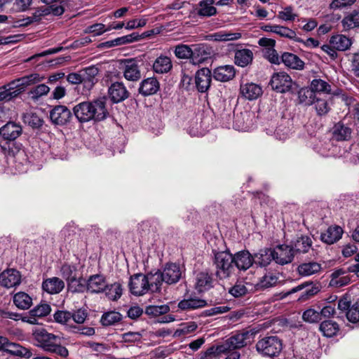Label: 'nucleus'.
<instances>
[{
    "instance_id": "obj_16",
    "label": "nucleus",
    "mask_w": 359,
    "mask_h": 359,
    "mask_svg": "<svg viewBox=\"0 0 359 359\" xmlns=\"http://www.w3.org/2000/svg\"><path fill=\"white\" fill-rule=\"evenodd\" d=\"M43 79V77H41L38 74H32L13 81L11 82V88H14L15 90H18L20 95L26 86L38 83Z\"/></svg>"
},
{
    "instance_id": "obj_58",
    "label": "nucleus",
    "mask_w": 359,
    "mask_h": 359,
    "mask_svg": "<svg viewBox=\"0 0 359 359\" xmlns=\"http://www.w3.org/2000/svg\"><path fill=\"white\" fill-rule=\"evenodd\" d=\"M348 321L355 323L359 322V302H355L351 306L346 313Z\"/></svg>"
},
{
    "instance_id": "obj_42",
    "label": "nucleus",
    "mask_w": 359,
    "mask_h": 359,
    "mask_svg": "<svg viewBox=\"0 0 359 359\" xmlns=\"http://www.w3.org/2000/svg\"><path fill=\"white\" fill-rule=\"evenodd\" d=\"M23 122L33 128H39L43 123V120L33 112H27L22 114Z\"/></svg>"
},
{
    "instance_id": "obj_46",
    "label": "nucleus",
    "mask_w": 359,
    "mask_h": 359,
    "mask_svg": "<svg viewBox=\"0 0 359 359\" xmlns=\"http://www.w3.org/2000/svg\"><path fill=\"white\" fill-rule=\"evenodd\" d=\"M316 95L311 88H302L298 93L300 103L312 105Z\"/></svg>"
},
{
    "instance_id": "obj_39",
    "label": "nucleus",
    "mask_w": 359,
    "mask_h": 359,
    "mask_svg": "<svg viewBox=\"0 0 359 359\" xmlns=\"http://www.w3.org/2000/svg\"><path fill=\"white\" fill-rule=\"evenodd\" d=\"M312 241L308 236H302L294 242V252L306 253L311 248Z\"/></svg>"
},
{
    "instance_id": "obj_44",
    "label": "nucleus",
    "mask_w": 359,
    "mask_h": 359,
    "mask_svg": "<svg viewBox=\"0 0 359 359\" xmlns=\"http://www.w3.org/2000/svg\"><path fill=\"white\" fill-rule=\"evenodd\" d=\"M320 330L328 337H333L339 330L338 324L332 320H325L320 325Z\"/></svg>"
},
{
    "instance_id": "obj_53",
    "label": "nucleus",
    "mask_w": 359,
    "mask_h": 359,
    "mask_svg": "<svg viewBox=\"0 0 359 359\" xmlns=\"http://www.w3.org/2000/svg\"><path fill=\"white\" fill-rule=\"evenodd\" d=\"M170 311L168 305L163 304L159 306H149L146 308L145 313L149 316H158L165 314Z\"/></svg>"
},
{
    "instance_id": "obj_15",
    "label": "nucleus",
    "mask_w": 359,
    "mask_h": 359,
    "mask_svg": "<svg viewBox=\"0 0 359 359\" xmlns=\"http://www.w3.org/2000/svg\"><path fill=\"white\" fill-rule=\"evenodd\" d=\"M211 72L208 68H202L196 74L195 83L198 90L201 93L206 92L211 83Z\"/></svg>"
},
{
    "instance_id": "obj_60",
    "label": "nucleus",
    "mask_w": 359,
    "mask_h": 359,
    "mask_svg": "<svg viewBox=\"0 0 359 359\" xmlns=\"http://www.w3.org/2000/svg\"><path fill=\"white\" fill-rule=\"evenodd\" d=\"M140 40V36L137 33L133 32L130 34L118 37L114 39L116 46L130 43Z\"/></svg>"
},
{
    "instance_id": "obj_4",
    "label": "nucleus",
    "mask_w": 359,
    "mask_h": 359,
    "mask_svg": "<svg viewBox=\"0 0 359 359\" xmlns=\"http://www.w3.org/2000/svg\"><path fill=\"white\" fill-rule=\"evenodd\" d=\"M255 348L262 356L274 358L280 353L283 341L276 335L266 336L257 341Z\"/></svg>"
},
{
    "instance_id": "obj_49",
    "label": "nucleus",
    "mask_w": 359,
    "mask_h": 359,
    "mask_svg": "<svg viewBox=\"0 0 359 359\" xmlns=\"http://www.w3.org/2000/svg\"><path fill=\"white\" fill-rule=\"evenodd\" d=\"M274 34H276L281 37L292 39L296 41H300V40L297 37L295 32L287 27L277 25Z\"/></svg>"
},
{
    "instance_id": "obj_26",
    "label": "nucleus",
    "mask_w": 359,
    "mask_h": 359,
    "mask_svg": "<svg viewBox=\"0 0 359 359\" xmlns=\"http://www.w3.org/2000/svg\"><path fill=\"white\" fill-rule=\"evenodd\" d=\"M351 129L342 122L337 123L332 128V137L337 141H347L351 137Z\"/></svg>"
},
{
    "instance_id": "obj_38",
    "label": "nucleus",
    "mask_w": 359,
    "mask_h": 359,
    "mask_svg": "<svg viewBox=\"0 0 359 359\" xmlns=\"http://www.w3.org/2000/svg\"><path fill=\"white\" fill-rule=\"evenodd\" d=\"M67 287L72 292H84L87 291V280L76 276L67 282Z\"/></svg>"
},
{
    "instance_id": "obj_18",
    "label": "nucleus",
    "mask_w": 359,
    "mask_h": 359,
    "mask_svg": "<svg viewBox=\"0 0 359 359\" xmlns=\"http://www.w3.org/2000/svg\"><path fill=\"white\" fill-rule=\"evenodd\" d=\"M109 95L111 100L115 102H120L129 97V93L123 83L115 82L109 88Z\"/></svg>"
},
{
    "instance_id": "obj_12",
    "label": "nucleus",
    "mask_w": 359,
    "mask_h": 359,
    "mask_svg": "<svg viewBox=\"0 0 359 359\" xmlns=\"http://www.w3.org/2000/svg\"><path fill=\"white\" fill-rule=\"evenodd\" d=\"M233 265L238 270L245 271L250 269L253 262L252 255L247 250H242L233 255Z\"/></svg>"
},
{
    "instance_id": "obj_63",
    "label": "nucleus",
    "mask_w": 359,
    "mask_h": 359,
    "mask_svg": "<svg viewBox=\"0 0 359 359\" xmlns=\"http://www.w3.org/2000/svg\"><path fill=\"white\" fill-rule=\"evenodd\" d=\"M304 284L306 285V287L304 288V291L302 293L299 299L303 300L307 299L318 292L319 290L318 287H315L311 284H309L307 283Z\"/></svg>"
},
{
    "instance_id": "obj_40",
    "label": "nucleus",
    "mask_w": 359,
    "mask_h": 359,
    "mask_svg": "<svg viewBox=\"0 0 359 359\" xmlns=\"http://www.w3.org/2000/svg\"><path fill=\"white\" fill-rule=\"evenodd\" d=\"M13 302L20 309H28L32 304V299L27 293L20 292L14 295Z\"/></svg>"
},
{
    "instance_id": "obj_47",
    "label": "nucleus",
    "mask_w": 359,
    "mask_h": 359,
    "mask_svg": "<svg viewBox=\"0 0 359 359\" xmlns=\"http://www.w3.org/2000/svg\"><path fill=\"white\" fill-rule=\"evenodd\" d=\"M174 53L179 59H190L191 61V55H193L191 46L179 44L175 46Z\"/></svg>"
},
{
    "instance_id": "obj_6",
    "label": "nucleus",
    "mask_w": 359,
    "mask_h": 359,
    "mask_svg": "<svg viewBox=\"0 0 359 359\" xmlns=\"http://www.w3.org/2000/svg\"><path fill=\"white\" fill-rule=\"evenodd\" d=\"M129 287L132 294L141 296L149 291L148 280L145 275L137 273L132 276L129 282Z\"/></svg>"
},
{
    "instance_id": "obj_10",
    "label": "nucleus",
    "mask_w": 359,
    "mask_h": 359,
    "mask_svg": "<svg viewBox=\"0 0 359 359\" xmlns=\"http://www.w3.org/2000/svg\"><path fill=\"white\" fill-rule=\"evenodd\" d=\"M21 275L15 269H10L4 271L0 274V285L6 288H11L20 285Z\"/></svg>"
},
{
    "instance_id": "obj_48",
    "label": "nucleus",
    "mask_w": 359,
    "mask_h": 359,
    "mask_svg": "<svg viewBox=\"0 0 359 359\" xmlns=\"http://www.w3.org/2000/svg\"><path fill=\"white\" fill-rule=\"evenodd\" d=\"M312 105L314 106L316 113L319 116L325 115L330 110L327 101L317 96L314 99Z\"/></svg>"
},
{
    "instance_id": "obj_52",
    "label": "nucleus",
    "mask_w": 359,
    "mask_h": 359,
    "mask_svg": "<svg viewBox=\"0 0 359 359\" xmlns=\"http://www.w3.org/2000/svg\"><path fill=\"white\" fill-rule=\"evenodd\" d=\"M311 89L313 92L330 93L331 86L326 81L322 79H314L311 81Z\"/></svg>"
},
{
    "instance_id": "obj_13",
    "label": "nucleus",
    "mask_w": 359,
    "mask_h": 359,
    "mask_svg": "<svg viewBox=\"0 0 359 359\" xmlns=\"http://www.w3.org/2000/svg\"><path fill=\"white\" fill-rule=\"evenodd\" d=\"M22 133V128L20 124L9 121L0 128L1 136L6 140L13 141L16 140Z\"/></svg>"
},
{
    "instance_id": "obj_61",
    "label": "nucleus",
    "mask_w": 359,
    "mask_h": 359,
    "mask_svg": "<svg viewBox=\"0 0 359 359\" xmlns=\"http://www.w3.org/2000/svg\"><path fill=\"white\" fill-rule=\"evenodd\" d=\"M297 15L293 13V8L291 6L284 8L278 14V18L283 21H294Z\"/></svg>"
},
{
    "instance_id": "obj_28",
    "label": "nucleus",
    "mask_w": 359,
    "mask_h": 359,
    "mask_svg": "<svg viewBox=\"0 0 359 359\" xmlns=\"http://www.w3.org/2000/svg\"><path fill=\"white\" fill-rule=\"evenodd\" d=\"M212 287V278L208 272H200L196 276L195 287L201 292Z\"/></svg>"
},
{
    "instance_id": "obj_34",
    "label": "nucleus",
    "mask_w": 359,
    "mask_h": 359,
    "mask_svg": "<svg viewBox=\"0 0 359 359\" xmlns=\"http://www.w3.org/2000/svg\"><path fill=\"white\" fill-rule=\"evenodd\" d=\"M145 276L148 280L149 291L152 292L159 291L162 282H164L161 271L158 270L155 273H149L145 275Z\"/></svg>"
},
{
    "instance_id": "obj_30",
    "label": "nucleus",
    "mask_w": 359,
    "mask_h": 359,
    "mask_svg": "<svg viewBox=\"0 0 359 359\" xmlns=\"http://www.w3.org/2000/svg\"><path fill=\"white\" fill-rule=\"evenodd\" d=\"M322 269L321 264L316 262H307L299 264L297 271L302 276H309L319 273Z\"/></svg>"
},
{
    "instance_id": "obj_8",
    "label": "nucleus",
    "mask_w": 359,
    "mask_h": 359,
    "mask_svg": "<svg viewBox=\"0 0 359 359\" xmlns=\"http://www.w3.org/2000/svg\"><path fill=\"white\" fill-rule=\"evenodd\" d=\"M163 281L169 285L177 283L182 274L180 265L175 263L166 264L163 271H161Z\"/></svg>"
},
{
    "instance_id": "obj_19",
    "label": "nucleus",
    "mask_w": 359,
    "mask_h": 359,
    "mask_svg": "<svg viewBox=\"0 0 359 359\" xmlns=\"http://www.w3.org/2000/svg\"><path fill=\"white\" fill-rule=\"evenodd\" d=\"M191 63L194 65H199L203 62L210 55V52L208 46L204 43L191 45Z\"/></svg>"
},
{
    "instance_id": "obj_22",
    "label": "nucleus",
    "mask_w": 359,
    "mask_h": 359,
    "mask_svg": "<svg viewBox=\"0 0 359 359\" xmlns=\"http://www.w3.org/2000/svg\"><path fill=\"white\" fill-rule=\"evenodd\" d=\"M159 82L155 77L144 79L140 83L139 93L144 96L154 95L159 90Z\"/></svg>"
},
{
    "instance_id": "obj_59",
    "label": "nucleus",
    "mask_w": 359,
    "mask_h": 359,
    "mask_svg": "<svg viewBox=\"0 0 359 359\" xmlns=\"http://www.w3.org/2000/svg\"><path fill=\"white\" fill-rule=\"evenodd\" d=\"M302 318L304 321L313 323L321 320L320 314L318 311L313 309H309L303 313Z\"/></svg>"
},
{
    "instance_id": "obj_9",
    "label": "nucleus",
    "mask_w": 359,
    "mask_h": 359,
    "mask_svg": "<svg viewBox=\"0 0 359 359\" xmlns=\"http://www.w3.org/2000/svg\"><path fill=\"white\" fill-rule=\"evenodd\" d=\"M72 117L71 111L65 106H55L50 112L52 122L56 125H64L69 121Z\"/></svg>"
},
{
    "instance_id": "obj_1",
    "label": "nucleus",
    "mask_w": 359,
    "mask_h": 359,
    "mask_svg": "<svg viewBox=\"0 0 359 359\" xmlns=\"http://www.w3.org/2000/svg\"><path fill=\"white\" fill-rule=\"evenodd\" d=\"M106 102L105 97H100L91 102H82L74 107L73 113L81 123L90 121H102L109 116Z\"/></svg>"
},
{
    "instance_id": "obj_55",
    "label": "nucleus",
    "mask_w": 359,
    "mask_h": 359,
    "mask_svg": "<svg viewBox=\"0 0 359 359\" xmlns=\"http://www.w3.org/2000/svg\"><path fill=\"white\" fill-rule=\"evenodd\" d=\"M50 91V88L45 84H39L33 88L29 93L32 99L36 100L40 97L47 95Z\"/></svg>"
},
{
    "instance_id": "obj_50",
    "label": "nucleus",
    "mask_w": 359,
    "mask_h": 359,
    "mask_svg": "<svg viewBox=\"0 0 359 359\" xmlns=\"http://www.w3.org/2000/svg\"><path fill=\"white\" fill-rule=\"evenodd\" d=\"M19 95L18 90H15L11 88V83L0 87V101L10 100L11 99L17 97Z\"/></svg>"
},
{
    "instance_id": "obj_43",
    "label": "nucleus",
    "mask_w": 359,
    "mask_h": 359,
    "mask_svg": "<svg viewBox=\"0 0 359 359\" xmlns=\"http://www.w3.org/2000/svg\"><path fill=\"white\" fill-rule=\"evenodd\" d=\"M122 291V287L119 283H114L111 285L107 284V287L104 290L106 296L113 301H116L121 297Z\"/></svg>"
},
{
    "instance_id": "obj_24",
    "label": "nucleus",
    "mask_w": 359,
    "mask_h": 359,
    "mask_svg": "<svg viewBox=\"0 0 359 359\" xmlns=\"http://www.w3.org/2000/svg\"><path fill=\"white\" fill-rule=\"evenodd\" d=\"M172 69V62L170 57L161 55L153 64V70L157 74H166Z\"/></svg>"
},
{
    "instance_id": "obj_35",
    "label": "nucleus",
    "mask_w": 359,
    "mask_h": 359,
    "mask_svg": "<svg viewBox=\"0 0 359 359\" xmlns=\"http://www.w3.org/2000/svg\"><path fill=\"white\" fill-rule=\"evenodd\" d=\"M282 62L288 67L295 69H302L304 62L296 55L290 53H284L281 57Z\"/></svg>"
},
{
    "instance_id": "obj_54",
    "label": "nucleus",
    "mask_w": 359,
    "mask_h": 359,
    "mask_svg": "<svg viewBox=\"0 0 359 359\" xmlns=\"http://www.w3.org/2000/svg\"><path fill=\"white\" fill-rule=\"evenodd\" d=\"M62 276L67 280V283L77 276V270L75 266L65 264L60 269Z\"/></svg>"
},
{
    "instance_id": "obj_25",
    "label": "nucleus",
    "mask_w": 359,
    "mask_h": 359,
    "mask_svg": "<svg viewBox=\"0 0 359 359\" xmlns=\"http://www.w3.org/2000/svg\"><path fill=\"white\" fill-rule=\"evenodd\" d=\"M0 350L16 355H25L27 351L18 344L10 342L6 337L0 336Z\"/></svg>"
},
{
    "instance_id": "obj_64",
    "label": "nucleus",
    "mask_w": 359,
    "mask_h": 359,
    "mask_svg": "<svg viewBox=\"0 0 359 359\" xmlns=\"http://www.w3.org/2000/svg\"><path fill=\"white\" fill-rule=\"evenodd\" d=\"M248 292V289L242 283H236L229 290V293L235 297H240L245 295Z\"/></svg>"
},
{
    "instance_id": "obj_41",
    "label": "nucleus",
    "mask_w": 359,
    "mask_h": 359,
    "mask_svg": "<svg viewBox=\"0 0 359 359\" xmlns=\"http://www.w3.org/2000/svg\"><path fill=\"white\" fill-rule=\"evenodd\" d=\"M345 29H351L359 27V10L348 13L341 21Z\"/></svg>"
},
{
    "instance_id": "obj_62",
    "label": "nucleus",
    "mask_w": 359,
    "mask_h": 359,
    "mask_svg": "<svg viewBox=\"0 0 359 359\" xmlns=\"http://www.w3.org/2000/svg\"><path fill=\"white\" fill-rule=\"evenodd\" d=\"M72 313L65 311H57L53 317L55 322L60 324H66L72 318Z\"/></svg>"
},
{
    "instance_id": "obj_7",
    "label": "nucleus",
    "mask_w": 359,
    "mask_h": 359,
    "mask_svg": "<svg viewBox=\"0 0 359 359\" xmlns=\"http://www.w3.org/2000/svg\"><path fill=\"white\" fill-rule=\"evenodd\" d=\"M273 260L276 264L285 265L292 262L294 258V250L286 245H279L272 249Z\"/></svg>"
},
{
    "instance_id": "obj_5",
    "label": "nucleus",
    "mask_w": 359,
    "mask_h": 359,
    "mask_svg": "<svg viewBox=\"0 0 359 359\" xmlns=\"http://www.w3.org/2000/svg\"><path fill=\"white\" fill-rule=\"evenodd\" d=\"M270 84L273 90L283 93L291 90L293 82L287 74L278 72L273 74L271 79Z\"/></svg>"
},
{
    "instance_id": "obj_57",
    "label": "nucleus",
    "mask_w": 359,
    "mask_h": 359,
    "mask_svg": "<svg viewBox=\"0 0 359 359\" xmlns=\"http://www.w3.org/2000/svg\"><path fill=\"white\" fill-rule=\"evenodd\" d=\"M122 343H135L141 341L142 334L138 332H128L121 335Z\"/></svg>"
},
{
    "instance_id": "obj_2",
    "label": "nucleus",
    "mask_w": 359,
    "mask_h": 359,
    "mask_svg": "<svg viewBox=\"0 0 359 359\" xmlns=\"http://www.w3.org/2000/svg\"><path fill=\"white\" fill-rule=\"evenodd\" d=\"M32 335L37 346L45 352L62 358L69 356L68 349L60 343L59 335L49 333L46 330L38 327L32 330Z\"/></svg>"
},
{
    "instance_id": "obj_33",
    "label": "nucleus",
    "mask_w": 359,
    "mask_h": 359,
    "mask_svg": "<svg viewBox=\"0 0 359 359\" xmlns=\"http://www.w3.org/2000/svg\"><path fill=\"white\" fill-rule=\"evenodd\" d=\"M241 38V34L239 32H231L226 31H219L211 34L208 36L210 40L214 41H229L238 40Z\"/></svg>"
},
{
    "instance_id": "obj_11",
    "label": "nucleus",
    "mask_w": 359,
    "mask_h": 359,
    "mask_svg": "<svg viewBox=\"0 0 359 359\" xmlns=\"http://www.w3.org/2000/svg\"><path fill=\"white\" fill-rule=\"evenodd\" d=\"M249 337L250 334L248 332L236 333L227 339L225 341L223 346H224L225 351H231L241 348L247 345Z\"/></svg>"
},
{
    "instance_id": "obj_14",
    "label": "nucleus",
    "mask_w": 359,
    "mask_h": 359,
    "mask_svg": "<svg viewBox=\"0 0 359 359\" xmlns=\"http://www.w3.org/2000/svg\"><path fill=\"white\" fill-rule=\"evenodd\" d=\"M124 78L130 81H137L141 78V72L138 63L135 60H127L123 67Z\"/></svg>"
},
{
    "instance_id": "obj_37",
    "label": "nucleus",
    "mask_w": 359,
    "mask_h": 359,
    "mask_svg": "<svg viewBox=\"0 0 359 359\" xmlns=\"http://www.w3.org/2000/svg\"><path fill=\"white\" fill-rule=\"evenodd\" d=\"M214 0H202L199 2L197 13L200 16L210 17L216 14L217 9L213 6Z\"/></svg>"
},
{
    "instance_id": "obj_27",
    "label": "nucleus",
    "mask_w": 359,
    "mask_h": 359,
    "mask_svg": "<svg viewBox=\"0 0 359 359\" xmlns=\"http://www.w3.org/2000/svg\"><path fill=\"white\" fill-rule=\"evenodd\" d=\"M254 262L261 267L268 266L273 260V251L271 248H264L252 256Z\"/></svg>"
},
{
    "instance_id": "obj_45",
    "label": "nucleus",
    "mask_w": 359,
    "mask_h": 359,
    "mask_svg": "<svg viewBox=\"0 0 359 359\" xmlns=\"http://www.w3.org/2000/svg\"><path fill=\"white\" fill-rule=\"evenodd\" d=\"M122 320V315L116 311L105 313L101 318V323L104 326L115 325Z\"/></svg>"
},
{
    "instance_id": "obj_29",
    "label": "nucleus",
    "mask_w": 359,
    "mask_h": 359,
    "mask_svg": "<svg viewBox=\"0 0 359 359\" xmlns=\"http://www.w3.org/2000/svg\"><path fill=\"white\" fill-rule=\"evenodd\" d=\"M343 234V229L339 226H330L321 234V240L327 244H332L339 241Z\"/></svg>"
},
{
    "instance_id": "obj_36",
    "label": "nucleus",
    "mask_w": 359,
    "mask_h": 359,
    "mask_svg": "<svg viewBox=\"0 0 359 359\" xmlns=\"http://www.w3.org/2000/svg\"><path fill=\"white\" fill-rule=\"evenodd\" d=\"M206 305V302L198 298H189L180 301L178 304L179 309L182 310H194L203 308Z\"/></svg>"
},
{
    "instance_id": "obj_32",
    "label": "nucleus",
    "mask_w": 359,
    "mask_h": 359,
    "mask_svg": "<svg viewBox=\"0 0 359 359\" xmlns=\"http://www.w3.org/2000/svg\"><path fill=\"white\" fill-rule=\"evenodd\" d=\"M330 43L334 48L339 51L348 50L351 44V39L345 35L337 34L331 37Z\"/></svg>"
},
{
    "instance_id": "obj_3",
    "label": "nucleus",
    "mask_w": 359,
    "mask_h": 359,
    "mask_svg": "<svg viewBox=\"0 0 359 359\" xmlns=\"http://www.w3.org/2000/svg\"><path fill=\"white\" fill-rule=\"evenodd\" d=\"M213 252L216 276L219 279L229 278L234 271L233 255L229 251H213Z\"/></svg>"
},
{
    "instance_id": "obj_51",
    "label": "nucleus",
    "mask_w": 359,
    "mask_h": 359,
    "mask_svg": "<svg viewBox=\"0 0 359 359\" xmlns=\"http://www.w3.org/2000/svg\"><path fill=\"white\" fill-rule=\"evenodd\" d=\"M278 282V277L273 273H269L264 276L257 283V286L261 289H265L274 286Z\"/></svg>"
},
{
    "instance_id": "obj_56",
    "label": "nucleus",
    "mask_w": 359,
    "mask_h": 359,
    "mask_svg": "<svg viewBox=\"0 0 359 359\" xmlns=\"http://www.w3.org/2000/svg\"><path fill=\"white\" fill-rule=\"evenodd\" d=\"M51 309L48 304H41L35 306L29 311V313L34 316L41 318L48 316L50 313Z\"/></svg>"
},
{
    "instance_id": "obj_23",
    "label": "nucleus",
    "mask_w": 359,
    "mask_h": 359,
    "mask_svg": "<svg viewBox=\"0 0 359 359\" xmlns=\"http://www.w3.org/2000/svg\"><path fill=\"white\" fill-rule=\"evenodd\" d=\"M65 287V283L57 277L47 278L42 283V288L49 294H58Z\"/></svg>"
},
{
    "instance_id": "obj_31",
    "label": "nucleus",
    "mask_w": 359,
    "mask_h": 359,
    "mask_svg": "<svg viewBox=\"0 0 359 359\" xmlns=\"http://www.w3.org/2000/svg\"><path fill=\"white\" fill-rule=\"evenodd\" d=\"M253 53L250 49L237 50L234 55V62L236 65L245 67L252 62Z\"/></svg>"
},
{
    "instance_id": "obj_17",
    "label": "nucleus",
    "mask_w": 359,
    "mask_h": 359,
    "mask_svg": "<svg viewBox=\"0 0 359 359\" xmlns=\"http://www.w3.org/2000/svg\"><path fill=\"white\" fill-rule=\"evenodd\" d=\"M107 287L106 279L102 275H92L87 280V291L90 293L103 292Z\"/></svg>"
},
{
    "instance_id": "obj_20",
    "label": "nucleus",
    "mask_w": 359,
    "mask_h": 359,
    "mask_svg": "<svg viewBox=\"0 0 359 359\" xmlns=\"http://www.w3.org/2000/svg\"><path fill=\"white\" fill-rule=\"evenodd\" d=\"M240 90L241 95L249 100L257 99L263 93L262 87L254 83L241 85Z\"/></svg>"
},
{
    "instance_id": "obj_21",
    "label": "nucleus",
    "mask_w": 359,
    "mask_h": 359,
    "mask_svg": "<svg viewBox=\"0 0 359 359\" xmlns=\"http://www.w3.org/2000/svg\"><path fill=\"white\" fill-rule=\"evenodd\" d=\"M236 74L233 65H224L215 69L213 76L217 81L226 82L233 79Z\"/></svg>"
}]
</instances>
